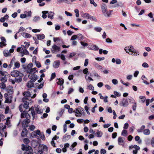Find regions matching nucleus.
<instances>
[{"label":"nucleus","mask_w":154,"mask_h":154,"mask_svg":"<svg viewBox=\"0 0 154 154\" xmlns=\"http://www.w3.org/2000/svg\"><path fill=\"white\" fill-rule=\"evenodd\" d=\"M4 55L5 57H7L11 55L10 53L8 51H3Z\"/></svg>","instance_id":"nucleus-20"},{"label":"nucleus","mask_w":154,"mask_h":154,"mask_svg":"<svg viewBox=\"0 0 154 154\" xmlns=\"http://www.w3.org/2000/svg\"><path fill=\"white\" fill-rule=\"evenodd\" d=\"M60 65V61L59 60H56L54 62L53 64V67L54 68L59 67Z\"/></svg>","instance_id":"nucleus-9"},{"label":"nucleus","mask_w":154,"mask_h":154,"mask_svg":"<svg viewBox=\"0 0 154 154\" xmlns=\"http://www.w3.org/2000/svg\"><path fill=\"white\" fill-rule=\"evenodd\" d=\"M129 54L131 55H134L136 56L139 54V53L138 51H136L135 49L132 50L131 52L129 53Z\"/></svg>","instance_id":"nucleus-11"},{"label":"nucleus","mask_w":154,"mask_h":154,"mask_svg":"<svg viewBox=\"0 0 154 154\" xmlns=\"http://www.w3.org/2000/svg\"><path fill=\"white\" fill-rule=\"evenodd\" d=\"M20 72L17 70H14L11 72V75L13 77H16L19 75Z\"/></svg>","instance_id":"nucleus-7"},{"label":"nucleus","mask_w":154,"mask_h":154,"mask_svg":"<svg viewBox=\"0 0 154 154\" xmlns=\"http://www.w3.org/2000/svg\"><path fill=\"white\" fill-rule=\"evenodd\" d=\"M23 52L24 53V54L26 55H29V53L27 50L26 49H24L23 50Z\"/></svg>","instance_id":"nucleus-58"},{"label":"nucleus","mask_w":154,"mask_h":154,"mask_svg":"<svg viewBox=\"0 0 154 154\" xmlns=\"http://www.w3.org/2000/svg\"><path fill=\"white\" fill-rule=\"evenodd\" d=\"M71 137V136L69 135H67V134H65L63 137V141H66V139H69Z\"/></svg>","instance_id":"nucleus-17"},{"label":"nucleus","mask_w":154,"mask_h":154,"mask_svg":"<svg viewBox=\"0 0 154 154\" xmlns=\"http://www.w3.org/2000/svg\"><path fill=\"white\" fill-rule=\"evenodd\" d=\"M33 82V80H31L28 81L26 85L27 87L28 88H31L34 87L33 82Z\"/></svg>","instance_id":"nucleus-10"},{"label":"nucleus","mask_w":154,"mask_h":154,"mask_svg":"<svg viewBox=\"0 0 154 154\" xmlns=\"http://www.w3.org/2000/svg\"><path fill=\"white\" fill-rule=\"evenodd\" d=\"M36 36L37 39L39 40H42L45 38V35L43 34H38L36 35Z\"/></svg>","instance_id":"nucleus-14"},{"label":"nucleus","mask_w":154,"mask_h":154,"mask_svg":"<svg viewBox=\"0 0 154 154\" xmlns=\"http://www.w3.org/2000/svg\"><path fill=\"white\" fill-rule=\"evenodd\" d=\"M96 134L97 136L98 137H101L102 136L103 133L101 131L97 130Z\"/></svg>","instance_id":"nucleus-26"},{"label":"nucleus","mask_w":154,"mask_h":154,"mask_svg":"<svg viewBox=\"0 0 154 154\" xmlns=\"http://www.w3.org/2000/svg\"><path fill=\"white\" fill-rule=\"evenodd\" d=\"M102 29L100 27H95L94 28V30L97 32H100Z\"/></svg>","instance_id":"nucleus-36"},{"label":"nucleus","mask_w":154,"mask_h":154,"mask_svg":"<svg viewBox=\"0 0 154 154\" xmlns=\"http://www.w3.org/2000/svg\"><path fill=\"white\" fill-rule=\"evenodd\" d=\"M29 99L28 97H26V96H24L23 98H22V101L23 102H27L26 100H28Z\"/></svg>","instance_id":"nucleus-59"},{"label":"nucleus","mask_w":154,"mask_h":154,"mask_svg":"<svg viewBox=\"0 0 154 154\" xmlns=\"http://www.w3.org/2000/svg\"><path fill=\"white\" fill-rule=\"evenodd\" d=\"M39 136L42 140H45V137L43 132L41 133V135Z\"/></svg>","instance_id":"nucleus-51"},{"label":"nucleus","mask_w":154,"mask_h":154,"mask_svg":"<svg viewBox=\"0 0 154 154\" xmlns=\"http://www.w3.org/2000/svg\"><path fill=\"white\" fill-rule=\"evenodd\" d=\"M28 131L26 129V130H25V129H23V130L22 131L21 133V136L22 137H26V136L28 134Z\"/></svg>","instance_id":"nucleus-12"},{"label":"nucleus","mask_w":154,"mask_h":154,"mask_svg":"<svg viewBox=\"0 0 154 154\" xmlns=\"http://www.w3.org/2000/svg\"><path fill=\"white\" fill-rule=\"evenodd\" d=\"M88 68H86L85 69H84L83 70V73L85 74H86L85 76V78L86 79V80H87V79L86 78V77H87V75H88Z\"/></svg>","instance_id":"nucleus-25"},{"label":"nucleus","mask_w":154,"mask_h":154,"mask_svg":"<svg viewBox=\"0 0 154 154\" xmlns=\"http://www.w3.org/2000/svg\"><path fill=\"white\" fill-rule=\"evenodd\" d=\"M53 40L54 42H56L57 41H60L61 42H62L63 41L60 40L59 38L57 37H54Z\"/></svg>","instance_id":"nucleus-41"},{"label":"nucleus","mask_w":154,"mask_h":154,"mask_svg":"<svg viewBox=\"0 0 154 154\" xmlns=\"http://www.w3.org/2000/svg\"><path fill=\"white\" fill-rule=\"evenodd\" d=\"M15 67H14V69H15L16 68H18L20 66V63L18 62H16L14 63Z\"/></svg>","instance_id":"nucleus-38"},{"label":"nucleus","mask_w":154,"mask_h":154,"mask_svg":"<svg viewBox=\"0 0 154 154\" xmlns=\"http://www.w3.org/2000/svg\"><path fill=\"white\" fill-rule=\"evenodd\" d=\"M88 88L89 90H94V89L93 86L91 84H90L88 86Z\"/></svg>","instance_id":"nucleus-56"},{"label":"nucleus","mask_w":154,"mask_h":154,"mask_svg":"<svg viewBox=\"0 0 154 154\" xmlns=\"http://www.w3.org/2000/svg\"><path fill=\"white\" fill-rule=\"evenodd\" d=\"M81 14L82 17H85L86 18L88 19L89 15V14L88 13H84L82 12L81 13Z\"/></svg>","instance_id":"nucleus-19"},{"label":"nucleus","mask_w":154,"mask_h":154,"mask_svg":"<svg viewBox=\"0 0 154 154\" xmlns=\"http://www.w3.org/2000/svg\"><path fill=\"white\" fill-rule=\"evenodd\" d=\"M95 66L96 67L98 68L99 69H100L101 70V71H103V67L101 66L98 64H96L95 65Z\"/></svg>","instance_id":"nucleus-48"},{"label":"nucleus","mask_w":154,"mask_h":154,"mask_svg":"<svg viewBox=\"0 0 154 154\" xmlns=\"http://www.w3.org/2000/svg\"><path fill=\"white\" fill-rule=\"evenodd\" d=\"M61 79H62L61 78ZM58 80V81L57 82V84L60 85H62L64 83V80L63 79H57Z\"/></svg>","instance_id":"nucleus-18"},{"label":"nucleus","mask_w":154,"mask_h":154,"mask_svg":"<svg viewBox=\"0 0 154 154\" xmlns=\"http://www.w3.org/2000/svg\"><path fill=\"white\" fill-rule=\"evenodd\" d=\"M48 14V17L50 18L51 19H53V17L54 14V13L52 11H50Z\"/></svg>","instance_id":"nucleus-16"},{"label":"nucleus","mask_w":154,"mask_h":154,"mask_svg":"<svg viewBox=\"0 0 154 154\" xmlns=\"http://www.w3.org/2000/svg\"><path fill=\"white\" fill-rule=\"evenodd\" d=\"M24 95L27 97H31V94L30 92L28 91L25 92L24 93Z\"/></svg>","instance_id":"nucleus-34"},{"label":"nucleus","mask_w":154,"mask_h":154,"mask_svg":"<svg viewBox=\"0 0 154 154\" xmlns=\"http://www.w3.org/2000/svg\"><path fill=\"white\" fill-rule=\"evenodd\" d=\"M132 50V49H131V48H130V47H125V51L127 53H128V54L129 53L128 52V51H129L130 52V53H131Z\"/></svg>","instance_id":"nucleus-33"},{"label":"nucleus","mask_w":154,"mask_h":154,"mask_svg":"<svg viewBox=\"0 0 154 154\" xmlns=\"http://www.w3.org/2000/svg\"><path fill=\"white\" fill-rule=\"evenodd\" d=\"M23 142L24 143L28 144L29 143L30 141L28 138H25L23 139Z\"/></svg>","instance_id":"nucleus-39"},{"label":"nucleus","mask_w":154,"mask_h":154,"mask_svg":"<svg viewBox=\"0 0 154 154\" xmlns=\"http://www.w3.org/2000/svg\"><path fill=\"white\" fill-rule=\"evenodd\" d=\"M74 12L75 13V16L78 17L79 16V11L78 9H76L74 10Z\"/></svg>","instance_id":"nucleus-42"},{"label":"nucleus","mask_w":154,"mask_h":154,"mask_svg":"<svg viewBox=\"0 0 154 154\" xmlns=\"http://www.w3.org/2000/svg\"><path fill=\"white\" fill-rule=\"evenodd\" d=\"M92 46L93 47H92V50L96 51H98L99 49V48L96 45H93Z\"/></svg>","instance_id":"nucleus-32"},{"label":"nucleus","mask_w":154,"mask_h":154,"mask_svg":"<svg viewBox=\"0 0 154 154\" xmlns=\"http://www.w3.org/2000/svg\"><path fill=\"white\" fill-rule=\"evenodd\" d=\"M68 112L69 113H72L73 112H75V110L74 111L72 108H70L68 109Z\"/></svg>","instance_id":"nucleus-60"},{"label":"nucleus","mask_w":154,"mask_h":154,"mask_svg":"<svg viewBox=\"0 0 154 154\" xmlns=\"http://www.w3.org/2000/svg\"><path fill=\"white\" fill-rule=\"evenodd\" d=\"M28 77L29 79H31V80H33V82H35L38 79L37 75L34 73H33L31 76L29 75Z\"/></svg>","instance_id":"nucleus-6"},{"label":"nucleus","mask_w":154,"mask_h":154,"mask_svg":"<svg viewBox=\"0 0 154 154\" xmlns=\"http://www.w3.org/2000/svg\"><path fill=\"white\" fill-rule=\"evenodd\" d=\"M101 8L103 13L105 17H109L110 15L111 12L112 11V10L110 11V12H106L107 8L106 5L104 3H102L101 6Z\"/></svg>","instance_id":"nucleus-2"},{"label":"nucleus","mask_w":154,"mask_h":154,"mask_svg":"<svg viewBox=\"0 0 154 154\" xmlns=\"http://www.w3.org/2000/svg\"><path fill=\"white\" fill-rule=\"evenodd\" d=\"M128 102L127 99L124 98L119 103L120 106L124 107H127L128 105Z\"/></svg>","instance_id":"nucleus-3"},{"label":"nucleus","mask_w":154,"mask_h":154,"mask_svg":"<svg viewBox=\"0 0 154 154\" xmlns=\"http://www.w3.org/2000/svg\"><path fill=\"white\" fill-rule=\"evenodd\" d=\"M30 118L31 117H29L28 115L26 118L21 122L22 128L23 129H25L26 131V128L29 126V124L30 122Z\"/></svg>","instance_id":"nucleus-1"},{"label":"nucleus","mask_w":154,"mask_h":154,"mask_svg":"<svg viewBox=\"0 0 154 154\" xmlns=\"http://www.w3.org/2000/svg\"><path fill=\"white\" fill-rule=\"evenodd\" d=\"M90 3L93 4L94 7H97V4L94 2V0H90Z\"/></svg>","instance_id":"nucleus-44"},{"label":"nucleus","mask_w":154,"mask_h":154,"mask_svg":"<svg viewBox=\"0 0 154 154\" xmlns=\"http://www.w3.org/2000/svg\"><path fill=\"white\" fill-rule=\"evenodd\" d=\"M1 86H2V87H1L2 89H5L6 88V85L5 84L4 82H2L0 83V87H1Z\"/></svg>","instance_id":"nucleus-40"},{"label":"nucleus","mask_w":154,"mask_h":154,"mask_svg":"<svg viewBox=\"0 0 154 154\" xmlns=\"http://www.w3.org/2000/svg\"><path fill=\"white\" fill-rule=\"evenodd\" d=\"M3 42H0V47L1 48H2L4 46H6L7 44L6 43H4Z\"/></svg>","instance_id":"nucleus-47"},{"label":"nucleus","mask_w":154,"mask_h":154,"mask_svg":"<svg viewBox=\"0 0 154 154\" xmlns=\"http://www.w3.org/2000/svg\"><path fill=\"white\" fill-rule=\"evenodd\" d=\"M33 66L32 63H30L27 66V69H30Z\"/></svg>","instance_id":"nucleus-49"},{"label":"nucleus","mask_w":154,"mask_h":154,"mask_svg":"<svg viewBox=\"0 0 154 154\" xmlns=\"http://www.w3.org/2000/svg\"><path fill=\"white\" fill-rule=\"evenodd\" d=\"M123 6V4L121 2H118L114 6V7H122Z\"/></svg>","instance_id":"nucleus-21"},{"label":"nucleus","mask_w":154,"mask_h":154,"mask_svg":"<svg viewBox=\"0 0 154 154\" xmlns=\"http://www.w3.org/2000/svg\"><path fill=\"white\" fill-rule=\"evenodd\" d=\"M118 142L119 145H122L121 143H123L124 142V140L122 139V137H119L118 139Z\"/></svg>","instance_id":"nucleus-31"},{"label":"nucleus","mask_w":154,"mask_h":154,"mask_svg":"<svg viewBox=\"0 0 154 154\" xmlns=\"http://www.w3.org/2000/svg\"><path fill=\"white\" fill-rule=\"evenodd\" d=\"M106 151L104 149H102L100 150L101 154H105L106 153Z\"/></svg>","instance_id":"nucleus-64"},{"label":"nucleus","mask_w":154,"mask_h":154,"mask_svg":"<svg viewBox=\"0 0 154 154\" xmlns=\"http://www.w3.org/2000/svg\"><path fill=\"white\" fill-rule=\"evenodd\" d=\"M145 128V126L144 125H142L140 128L139 129H138L137 130V131L138 133H140L143 132V130Z\"/></svg>","instance_id":"nucleus-27"},{"label":"nucleus","mask_w":154,"mask_h":154,"mask_svg":"<svg viewBox=\"0 0 154 154\" xmlns=\"http://www.w3.org/2000/svg\"><path fill=\"white\" fill-rule=\"evenodd\" d=\"M24 104L23 105V107L26 109H27L29 107V103L28 102H23Z\"/></svg>","instance_id":"nucleus-29"},{"label":"nucleus","mask_w":154,"mask_h":154,"mask_svg":"<svg viewBox=\"0 0 154 154\" xmlns=\"http://www.w3.org/2000/svg\"><path fill=\"white\" fill-rule=\"evenodd\" d=\"M26 13V16H27L28 17H30L31 16L32 13L31 11H30L28 12L25 11V14Z\"/></svg>","instance_id":"nucleus-52"},{"label":"nucleus","mask_w":154,"mask_h":154,"mask_svg":"<svg viewBox=\"0 0 154 154\" xmlns=\"http://www.w3.org/2000/svg\"><path fill=\"white\" fill-rule=\"evenodd\" d=\"M143 133L145 135H148L150 133V131L149 129H146L143 131Z\"/></svg>","instance_id":"nucleus-30"},{"label":"nucleus","mask_w":154,"mask_h":154,"mask_svg":"<svg viewBox=\"0 0 154 154\" xmlns=\"http://www.w3.org/2000/svg\"><path fill=\"white\" fill-rule=\"evenodd\" d=\"M56 77V74L55 72H54L52 73L50 79V81H51L53 79H54Z\"/></svg>","instance_id":"nucleus-45"},{"label":"nucleus","mask_w":154,"mask_h":154,"mask_svg":"<svg viewBox=\"0 0 154 154\" xmlns=\"http://www.w3.org/2000/svg\"><path fill=\"white\" fill-rule=\"evenodd\" d=\"M22 80V79L21 77H19L18 78H15L14 79V81L16 82H17L18 83L20 82H21Z\"/></svg>","instance_id":"nucleus-35"},{"label":"nucleus","mask_w":154,"mask_h":154,"mask_svg":"<svg viewBox=\"0 0 154 154\" xmlns=\"http://www.w3.org/2000/svg\"><path fill=\"white\" fill-rule=\"evenodd\" d=\"M29 127V129L31 131H33L34 130L35 127L33 125H31Z\"/></svg>","instance_id":"nucleus-43"},{"label":"nucleus","mask_w":154,"mask_h":154,"mask_svg":"<svg viewBox=\"0 0 154 154\" xmlns=\"http://www.w3.org/2000/svg\"><path fill=\"white\" fill-rule=\"evenodd\" d=\"M105 58L104 57H97L95 58V60H98L99 61H100L102 60H104Z\"/></svg>","instance_id":"nucleus-50"},{"label":"nucleus","mask_w":154,"mask_h":154,"mask_svg":"<svg viewBox=\"0 0 154 154\" xmlns=\"http://www.w3.org/2000/svg\"><path fill=\"white\" fill-rule=\"evenodd\" d=\"M77 145V143L76 142H74L70 146V149L71 150L74 151L75 149H73L74 147Z\"/></svg>","instance_id":"nucleus-24"},{"label":"nucleus","mask_w":154,"mask_h":154,"mask_svg":"<svg viewBox=\"0 0 154 154\" xmlns=\"http://www.w3.org/2000/svg\"><path fill=\"white\" fill-rule=\"evenodd\" d=\"M5 99V103H11V100L9 99V97Z\"/></svg>","instance_id":"nucleus-55"},{"label":"nucleus","mask_w":154,"mask_h":154,"mask_svg":"<svg viewBox=\"0 0 154 154\" xmlns=\"http://www.w3.org/2000/svg\"><path fill=\"white\" fill-rule=\"evenodd\" d=\"M25 151L24 152V154H31L33 152V150L32 148L29 146L27 145L26 147Z\"/></svg>","instance_id":"nucleus-4"},{"label":"nucleus","mask_w":154,"mask_h":154,"mask_svg":"<svg viewBox=\"0 0 154 154\" xmlns=\"http://www.w3.org/2000/svg\"><path fill=\"white\" fill-rule=\"evenodd\" d=\"M7 72L6 71H4L0 70V74H1L2 75L4 76H6V74L5 73H7Z\"/></svg>","instance_id":"nucleus-53"},{"label":"nucleus","mask_w":154,"mask_h":154,"mask_svg":"<svg viewBox=\"0 0 154 154\" xmlns=\"http://www.w3.org/2000/svg\"><path fill=\"white\" fill-rule=\"evenodd\" d=\"M22 36L26 38H30L31 37V35L26 32H23L22 34Z\"/></svg>","instance_id":"nucleus-13"},{"label":"nucleus","mask_w":154,"mask_h":154,"mask_svg":"<svg viewBox=\"0 0 154 154\" xmlns=\"http://www.w3.org/2000/svg\"><path fill=\"white\" fill-rule=\"evenodd\" d=\"M36 66L38 68H40L41 67V65L39 61H37L35 62Z\"/></svg>","instance_id":"nucleus-46"},{"label":"nucleus","mask_w":154,"mask_h":154,"mask_svg":"<svg viewBox=\"0 0 154 154\" xmlns=\"http://www.w3.org/2000/svg\"><path fill=\"white\" fill-rule=\"evenodd\" d=\"M78 39L79 40H81L83 38V36L81 34H78Z\"/></svg>","instance_id":"nucleus-57"},{"label":"nucleus","mask_w":154,"mask_h":154,"mask_svg":"<svg viewBox=\"0 0 154 154\" xmlns=\"http://www.w3.org/2000/svg\"><path fill=\"white\" fill-rule=\"evenodd\" d=\"M121 135L124 137L127 136L128 135L127 131L125 130H123L122 132Z\"/></svg>","instance_id":"nucleus-28"},{"label":"nucleus","mask_w":154,"mask_h":154,"mask_svg":"<svg viewBox=\"0 0 154 154\" xmlns=\"http://www.w3.org/2000/svg\"><path fill=\"white\" fill-rule=\"evenodd\" d=\"M77 38V35H73L72 36L71 38V40H75V39H76Z\"/></svg>","instance_id":"nucleus-62"},{"label":"nucleus","mask_w":154,"mask_h":154,"mask_svg":"<svg viewBox=\"0 0 154 154\" xmlns=\"http://www.w3.org/2000/svg\"><path fill=\"white\" fill-rule=\"evenodd\" d=\"M142 66L145 68H148L149 67V65L148 64L146 63H144L142 65Z\"/></svg>","instance_id":"nucleus-63"},{"label":"nucleus","mask_w":154,"mask_h":154,"mask_svg":"<svg viewBox=\"0 0 154 154\" xmlns=\"http://www.w3.org/2000/svg\"><path fill=\"white\" fill-rule=\"evenodd\" d=\"M116 64H120L121 63V60L120 59L118 58L116 59Z\"/></svg>","instance_id":"nucleus-54"},{"label":"nucleus","mask_w":154,"mask_h":154,"mask_svg":"<svg viewBox=\"0 0 154 154\" xmlns=\"http://www.w3.org/2000/svg\"><path fill=\"white\" fill-rule=\"evenodd\" d=\"M52 53H54L55 51H60V48L55 44H54L51 48Z\"/></svg>","instance_id":"nucleus-5"},{"label":"nucleus","mask_w":154,"mask_h":154,"mask_svg":"<svg viewBox=\"0 0 154 154\" xmlns=\"http://www.w3.org/2000/svg\"><path fill=\"white\" fill-rule=\"evenodd\" d=\"M88 19H89L91 20H93L95 21H97V20L96 19V18L93 16H91L89 14V16L88 18Z\"/></svg>","instance_id":"nucleus-23"},{"label":"nucleus","mask_w":154,"mask_h":154,"mask_svg":"<svg viewBox=\"0 0 154 154\" xmlns=\"http://www.w3.org/2000/svg\"><path fill=\"white\" fill-rule=\"evenodd\" d=\"M112 83L114 85H116L118 83V81L116 79H113L112 80Z\"/></svg>","instance_id":"nucleus-61"},{"label":"nucleus","mask_w":154,"mask_h":154,"mask_svg":"<svg viewBox=\"0 0 154 154\" xmlns=\"http://www.w3.org/2000/svg\"><path fill=\"white\" fill-rule=\"evenodd\" d=\"M42 13L43 14L42 15V17L44 19H45L47 17V15L46 14L48 13V11H44L42 12Z\"/></svg>","instance_id":"nucleus-22"},{"label":"nucleus","mask_w":154,"mask_h":154,"mask_svg":"<svg viewBox=\"0 0 154 154\" xmlns=\"http://www.w3.org/2000/svg\"><path fill=\"white\" fill-rule=\"evenodd\" d=\"M78 110H79V112L81 115L82 114H84L85 113L84 112V109L82 108L81 106H78Z\"/></svg>","instance_id":"nucleus-15"},{"label":"nucleus","mask_w":154,"mask_h":154,"mask_svg":"<svg viewBox=\"0 0 154 154\" xmlns=\"http://www.w3.org/2000/svg\"><path fill=\"white\" fill-rule=\"evenodd\" d=\"M64 111L65 109H61V110L60 112H58V113L59 114L60 117H61L62 116L63 113L64 112Z\"/></svg>","instance_id":"nucleus-37"},{"label":"nucleus","mask_w":154,"mask_h":154,"mask_svg":"<svg viewBox=\"0 0 154 154\" xmlns=\"http://www.w3.org/2000/svg\"><path fill=\"white\" fill-rule=\"evenodd\" d=\"M28 111H24L22 112L21 113V117L22 118H26V117H27V116L29 115V117H31L30 115L28 113Z\"/></svg>","instance_id":"nucleus-8"}]
</instances>
